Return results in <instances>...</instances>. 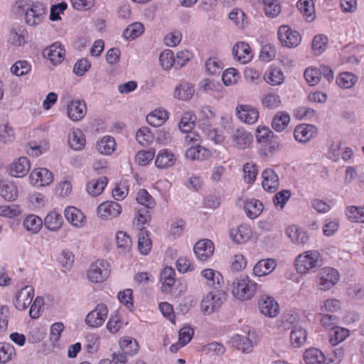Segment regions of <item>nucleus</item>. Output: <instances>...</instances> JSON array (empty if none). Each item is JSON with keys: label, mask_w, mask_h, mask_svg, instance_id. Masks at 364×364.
<instances>
[{"label": "nucleus", "mask_w": 364, "mask_h": 364, "mask_svg": "<svg viewBox=\"0 0 364 364\" xmlns=\"http://www.w3.org/2000/svg\"><path fill=\"white\" fill-rule=\"evenodd\" d=\"M257 287V283L250 277L241 275L232 282V294L238 300L248 301L254 297Z\"/></svg>", "instance_id": "f257e3e1"}, {"label": "nucleus", "mask_w": 364, "mask_h": 364, "mask_svg": "<svg viewBox=\"0 0 364 364\" xmlns=\"http://www.w3.org/2000/svg\"><path fill=\"white\" fill-rule=\"evenodd\" d=\"M320 261L321 255L318 251H305L296 257L295 269L299 274H306L316 269L320 265Z\"/></svg>", "instance_id": "f03ea898"}, {"label": "nucleus", "mask_w": 364, "mask_h": 364, "mask_svg": "<svg viewBox=\"0 0 364 364\" xmlns=\"http://www.w3.org/2000/svg\"><path fill=\"white\" fill-rule=\"evenodd\" d=\"M340 280L339 272L333 267L322 268L316 278V285L321 291H327L332 289Z\"/></svg>", "instance_id": "7ed1b4c3"}, {"label": "nucleus", "mask_w": 364, "mask_h": 364, "mask_svg": "<svg viewBox=\"0 0 364 364\" xmlns=\"http://www.w3.org/2000/svg\"><path fill=\"white\" fill-rule=\"evenodd\" d=\"M110 272L109 263L105 259H97L90 264L87 277L91 282L101 283L109 277Z\"/></svg>", "instance_id": "20e7f679"}, {"label": "nucleus", "mask_w": 364, "mask_h": 364, "mask_svg": "<svg viewBox=\"0 0 364 364\" xmlns=\"http://www.w3.org/2000/svg\"><path fill=\"white\" fill-rule=\"evenodd\" d=\"M225 299V294L223 291H210L203 298L200 310L205 315H210L221 307Z\"/></svg>", "instance_id": "39448f33"}, {"label": "nucleus", "mask_w": 364, "mask_h": 364, "mask_svg": "<svg viewBox=\"0 0 364 364\" xmlns=\"http://www.w3.org/2000/svg\"><path fill=\"white\" fill-rule=\"evenodd\" d=\"M47 14L46 5L41 1L33 2L25 14L26 23L31 26L42 23Z\"/></svg>", "instance_id": "423d86ee"}, {"label": "nucleus", "mask_w": 364, "mask_h": 364, "mask_svg": "<svg viewBox=\"0 0 364 364\" xmlns=\"http://www.w3.org/2000/svg\"><path fill=\"white\" fill-rule=\"evenodd\" d=\"M108 309L103 303L97 304L93 310L90 311L85 318V324L92 328L101 327L108 316Z\"/></svg>", "instance_id": "0eeeda50"}, {"label": "nucleus", "mask_w": 364, "mask_h": 364, "mask_svg": "<svg viewBox=\"0 0 364 364\" xmlns=\"http://www.w3.org/2000/svg\"><path fill=\"white\" fill-rule=\"evenodd\" d=\"M277 35L279 41L284 47L296 48L301 42V34L288 25L281 26L278 29Z\"/></svg>", "instance_id": "6e6552de"}, {"label": "nucleus", "mask_w": 364, "mask_h": 364, "mask_svg": "<svg viewBox=\"0 0 364 364\" xmlns=\"http://www.w3.org/2000/svg\"><path fill=\"white\" fill-rule=\"evenodd\" d=\"M34 288L30 285L21 287L13 299V304L19 311L26 310L31 304L34 297Z\"/></svg>", "instance_id": "1a4fd4ad"}, {"label": "nucleus", "mask_w": 364, "mask_h": 364, "mask_svg": "<svg viewBox=\"0 0 364 364\" xmlns=\"http://www.w3.org/2000/svg\"><path fill=\"white\" fill-rule=\"evenodd\" d=\"M121 213L122 207L115 201L103 202L97 208V216L104 220H112L119 217Z\"/></svg>", "instance_id": "9d476101"}, {"label": "nucleus", "mask_w": 364, "mask_h": 364, "mask_svg": "<svg viewBox=\"0 0 364 364\" xmlns=\"http://www.w3.org/2000/svg\"><path fill=\"white\" fill-rule=\"evenodd\" d=\"M258 308L259 312L269 318H274L279 313V306L274 297L263 294L258 300Z\"/></svg>", "instance_id": "9b49d317"}, {"label": "nucleus", "mask_w": 364, "mask_h": 364, "mask_svg": "<svg viewBox=\"0 0 364 364\" xmlns=\"http://www.w3.org/2000/svg\"><path fill=\"white\" fill-rule=\"evenodd\" d=\"M53 181V173L46 168H34L29 175L30 183L36 187L46 186Z\"/></svg>", "instance_id": "f8f14e48"}, {"label": "nucleus", "mask_w": 364, "mask_h": 364, "mask_svg": "<svg viewBox=\"0 0 364 364\" xmlns=\"http://www.w3.org/2000/svg\"><path fill=\"white\" fill-rule=\"evenodd\" d=\"M231 144L239 149H245L250 146L253 141V136L243 128L234 131L230 137Z\"/></svg>", "instance_id": "ddd939ff"}, {"label": "nucleus", "mask_w": 364, "mask_h": 364, "mask_svg": "<svg viewBox=\"0 0 364 364\" xmlns=\"http://www.w3.org/2000/svg\"><path fill=\"white\" fill-rule=\"evenodd\" d=\"M317 133V128L314 125L301 124L294 128V136L296 141L305 144L315 138Z\"/></svg>", "instance_id": "4468645a"}, {"label": "nucleus", "mask_w": 364, "mask_h": 364, "mask_svg": "<svg viewBox=\"0 0 364 364\" xmlns=\"http://www.w3.org/2000/svg\"><path fill=\"white\" fill-rule=\"evenodd\" d=\"M87 112V106L83 100H71L67 105V115L73 122H78L84 118Z\"/></svg>", "instance_id": "2eb2a0df"}, {"label": "nucleus", "mask_w": 364, "mask_h": 364, "mask_svg": "<svg viewBox=\"0 0 364 364\" xmlns=\"http://www.w3.org/2000/svg\"><path fill=\"white\" fill-rule=\"evenodd\" d=\"M215 246L213 242L208 239L197 242L193 248L196 258L202 262L208 260L214 253Z\"/></svg>", "instance_id": "dca6fc26"}, {"label": "nucleus", "mask_w": 364, "mask_h": 364, "mask_svg": "<svg viewBox=\"0 0 364 364\" xmlns=\"http://www.w3.org/2000/svg\"><path fill=\"white\" fill-rule=\"evenodd\" d=\"M236 114L238 119L246 124H255L259 117L258 110L248 105H238L236 108Z\"/></svg>", "instance_id": "f3484780"}, {"label": "nucleus", "mask_w": 364, "mask_h": 364, "mask_svg": "<svg viewBox=\"0 0 364 364\" xmlns=\"http://www.w3.org/2000/svg\"><path fill=\"white\" fill-rule=\"evenodd\" d=\"M64 215L66 220L76 228H81L86 224L85 215L76 207H67L64 210Z\"/></svg>", "instance_id": "a211bd4d"}, {"label": "nucleus", "mask_w": 364, "mask_h": 364, "mask_svg": "<svg viewBox=\"0 0 364 364\" xmlns=\"http://www.w3.org/2000/svg\"><path fill=\"white\" fill-rule=\"evenodd\" d=\"M176 161L175 154L168 149L159 151L155 158V166L159 169H167L173 166Z\"/></svg>", "instance_id": "6ab92c4d"}, {"label": "nucleus", "mask_w": 364, "mask_h": 364, "mask_svg": "<svg viewBox=\"0 0 364 364\" xmlns=\"http://www.w3.org/2000/svg\"><path fill=\"white\" fill-rule=\"evenodd\" d=\"M263 188L270 193L275 192L279 186L277 173L272 168H268L262 173Z\"/></svg>", "instance_id": "aec40b11"}, {"label": "nucleus", "mask_w": 364, "mask_h": 364, "mask_svg": "<svg viewBox=\"0 0 364 364\" xmlns=\"http://www.w3.org/2000/svg\"><path fill=\"white\" fill-rule=\"evenodd\" d=\"M285 233L291 242L295 245H304L309 241L307 232L296 225L288 226Z\"/></svg>", "instance_id": "412c9836"}, {"label": "nucleus", "mask_w": 364, "mask_h": 364, "mask_svg": "<svg viewBox=\"0 0 364 364\" xmlns=\"http://www.w3.org/2000/svg\"><path fill=\"white\" fill-rule=\"evenodd\" d=\"M232 54L235 59L242 64H246L253 58L250 46L245 42H238L232 48Z\"/></svg>", "instance_id": "4be33fe9"}, {"label": "nucleus", "mask_w": 364, "mask_h": 364, "mask_svg": "<svg viewBox=\"0 0 364 364\" xmlns=\"http://www.w3.org/2000/svg\"><path fill=\"white\" fill-rule=\"evenodd\" d=\"M277 267L274 259H263L258 261L254 266L252 274L256 277H264L272 273Z\"/></svg>", "instance_id": "5701e85b"}, {"label": "nucleus", "mask_w": 364, "mask_h": 364, "mask_svg": "<svg viewBox=\"0 0 364 364\" xmlns=\"http://www.w3.org/2000/svg\"><path fill=\"white\" fill-rule=\"evenodd\" d=\"M251 227L247 224H242L235 228L231 229L230 236L237 244L247 242L252 237Z\"/></svg>", "instance_id": "b1692460"}, {"label": "nucleus", "mask_w": 364, "mask_h": 364, "mask_svg": "<svg viewBox=\"0 0 364 364\" xmlns=\"http://www.w3.org/2000/svg\"><path fill=\"white\" fill-rule=\"evenodd\" d=\"M65 51L58 43L52 44L43 50V55L54 65L60 64L65 58Z\"/></svg>", "instance_id": "393cba45"}, {"label": "nucleus", "mask_w": 364, "mask_h": 364, "mask_svg": "<svg viewBox=\"0 0 364 364\" xmlns=\"http://www.w3.org/2000/svg\"><path fill=\"white\" fill-rule=\"evenodd\" d=\"M31 164L27 157L21 156L11 165L10 174L14 177H23L28 172Z\"/></svg>", "instance_id": "a878e982"}, {"label": "nucleus", "mask_w": 364, "mask_h": 364, "mask_svg": "<svg viewBox=\"0 0 364 364\" xmlns=\"http://www.w3.org/2000/svg\"><path fill=\"white\" fill-rule=\"evenodd\" d=\"M69 146L75 151H81L85 146L86 139L82 131L80 129H73L68 136Z\"/></svg>", "instance_id": "bb28decb"}, {"label": "nucleus", "mask_w": 364, "mask_h": 364, "mask_svg": "<svg viewBox=\"0 0 364 364\" xmlns=\"http://www.w3.org/2000/svg\"><path fill=\"white\" fill-rule=\"evenodd\" d=\"M44 226L51 232H58L63 224V219L60 213L53 210L46 216L43 222Z\"/></svg>", "instance_id": "cd10ccee"}, {"label": "nucleus", "mask_w": 364, "mask_h": 364, "mask_svg": "<svg viewBox=\"0 0 364 364\" xmlns=\"http://www.w3.org/2000/svg\"><path fill=\"white\" fill-rule=\"evenodd\" d=\"M200 276L205 280L206 284L213 287H220L223 283V277L218 272L211 268L204 269L200 272Z\"/></svg>", "instance_id": "c85d7f7f"}, {"label": "nucleus", "mask_w": 364, "mask_h": 364, "mask_svg": "<svg viewBox=\"0 0 364 364\" xmlns=\"http://www.w3.org/2000/svg\"><path fill=\"white\" fill-rule=\"evenodd\" d=\"M257 1L267 17L276 18L282 11L280 0H257Z\"/></svg>", "instance_id": "c756f323"}, {"label": "nucleus", "mask_w": 364, "mask_h": 364, "mask_svg": "<svg viewBox=\"0 0 364 364\" xmlns=\"http://www.w3.org/2000/svg\"><path fill=\"white\" fill-rule=\"evenodd\" d=\"M117 250L121 254L129 253L132 248L131 237L124 231H118L115 236Z\"/></svg>", "instance_id": "7c9ffc66"}, {"label": "nucleus", "mask_w": 364, "mask_h": 364, "mask_svg": "<svg viewBox=\"0 0 364 364\" xmlns=\"http://www.w3.org/2000/svg\"><path fill=\"white\" fill-rule=\"evenodd\" d=\"M229 342L232 347L243 353H249L253 348L252 342L248 337L238 334L232 336Z\"/></svg>", "instance_id": "2f4dec72"}, {"label": "nucleus", "mask_w": 364, "mask_h": 364, "mask_svg": "<svg viewBox=\"0 0 364 364\" xmlns=\"http://www.w3.org/2000/svg\"><path fill=\"white\" fill-rule=\"evenodd\" d=\"M244 210L249 218L255 219L262 213L263 204L255 198L247 199L245 203Z\"/></svg>", "instance_id": "473e14b6"}, {"label": "nucleus", "mask_w": 364, "mask_h": 364, "mask_svg": "<svg viewBox=\"0 0 364 364\" xmlns=\"http://www.w3.org/2000/svg\"><path fill=\"white\" fill-rule=\"evenodd\" d=\"M210 156V151L200 145L193 146L186 151V157L191 160L203 161L209 159Z\"/></svg>", "instance_id": "72a5a7b5"}, {"label": "nucleus", "mask_w": 364, "mask_h": 364, "mask_svg": "<svg viewBox=\"0 0 364 364\" xmlns=\"http://www.w3.org/2000/svg\"><path fill=\"white\" fill-rule=\"evenodd\" d=\"M116 148L114 139L110 136H105L97 141L96 149L102 155H110Z\"/></svg>", "instance_id": "f704fd0d"}, {"label": "nucleus", "mask_w": 364, "mask_h": 364, "mask_svg": "<svg viewBox=\"0 0 364 364\" xmlns=\"http://www.w3.org/2000/svg\"><path fill=\"white\" fill-rule=\"evenodd\" d=\"M307 339V331L305 328L300 326H295L290 333V342L294 348H300L303 346Z\"/></svg>", "instance_id": "c9c22d12"}, {"label": "nucleus", "mask_w": 364, "mask_h": 364, "mask_svg": "<svg viewBox=\"0 0 364 364\" xmlns=\"http://www.w3.org/2000/svg\"><path fill=\"white\" fill-rule=\"evenodd\" d=\"M297 7L307 21L314 20L316 14L313 0H299L297 2Z\"/></svg>", "instance_id": "e433bc0d"}, {"label": "nucleus", "mask_w": 364, "mask_h": 364, "mask_svg": "<svg viewBox=\"0 0 364 364\" xmlns=\"http://www.w3.org/2000/svg\"><path fill=\"white\" fill-rule=\"evenodd\" d=\"M175 271L171 267H165L161 272L160 278L162 282L161 289L164 292L171 291L175 284Z\"/></svg>", "instance_id": "4c0bfd02"}, {"label": "nucleus", "mask_w": 364, "mask_h": 364, "mask_svg": "<svg viewBox=\"0 0 364 364\" xmlns=\"http://www.w3.org/2000/svg\"><path fill=\"white\" fill-rule=\"evenodd\" d=\"M306 364H323L326 361L324 354L318 348L307 349L304 353Z\"/></svg>", "instance_id": "58836bf2"}, {"label": "nucleus", "mask_w": 364, "mask_h": 364, "mask_svg": "<svg viewBox=\"0 0 364 364\" xmlns=\"http://www.w3.org/2000/svg\"><path fill=\"white\" fill-rule=\"evenodd\" d=\"M264 80L269 85H281L284 80L283 72L278 68L270 67L264 75Z\"/></svg>", "instance_id": "ea45409f"}, {"label": "nucleus", "mask_w": 364, "mask_h": 364, "mask_svg": "<svg viewBox=\"0 0 364 364\" xmlns=\"http://www.w3.org/2000/svg\"><path fill=\"white\" fill-rule=\"evenodd\" d=\"M290 122V116L286 112H278L273 117L272 127L278 132L284 131Z\"/></svg>", "instance_id": "a19ab883"}, {"label": "nucleus", "mask_w": 364, "mask_h": 364, "mask_svg": "<svg viewBox=\"0 0 364 364\" xmlns=\"http://www.w3.org/2000/svg\"><path fill=\"white\" fill-rule=\"evenodd\" d=\"M168 118L166 110L157 109L149 113L146 117L147 122L152 127H159Z\"/></svg>", "instance_id": "79ce46f5"}, {"label": "nucleus", "mask_w": 364, "mask_h": 364, "mask_svg": "<svg viewBox=\"0 0 364 364\" xmlns=\"http://www.w3.org/2000/svg\"><path fill=\"white\" fill-rule=\"evenodd\" d=\"M108 180L106 177H100L90 181L87 184V193L93 196H99L102 193L107 184Z\"/></svg>", "instance_id": "37998d69"}, {"label": "nucleus", "mask_w": 364, "mask_h": 364, "mask_svg": "<svg viewBox=\"0 0 364 364\" xmlns=\"http://www.w3.org/2000/svg\"><path fill=\"white\" fill-rule=\"evenodd\" d=\"M42 219L36 215H29L23 220V228L31 234L38 233L43 225Z\"/></svg>", "instance_id": "c03bdc74"}, {"label": "nucleus", "mask_w": 364, "mask_h": 364, "mask_svg": "<svg viewBox=\"0 0 364 364\" xmlns=\"http://www.w3.org/2000/svg\"><path fill=\"white\" fill-rule=\"evenodd\" d=\"M347 218L353 223H364V205L360 206L350 205L346 208Z\"/></svg>", "instance_id": "a18cd8bd"}, {"label": "nucleus", "mask_w": 364, "mask_h": 364, "mask_svg": "<svg viewBox=\"0 0 364 364\" xmlns=\"http://www.w3.org/2000/svg\"><path fill=\"white\" fill-rule=\"evenodd\" d=\"M348 336V329L340 326L332 327L329 341L333 346H336L345 341Z\"/></svg>", "instance_id": "49530a36"}, {"label": "nucleus", "mask_w": 364, "mask_h": 364, "mask_svg": "<svg viewBox=\"0 0 364 364\" xmlns=\"http://www.w3.org/2000/svg\"><path fill=\"white\" fill-rule=\"evenodd\" d=\"M358 81V77L352 73L343 72L337 77L336 82L343 89L353 87Z\"/></svg>", "instance_id": "de8ad7c7"}, {"label": "nucleus", "mask_w": 364, "mask_h": 364, "mask_svg": "<svg viewBox=\"0 0 364 364\" xmlns=\"http://www.w3.org/2000/svg\"><path fill=\"white\" fill-rule=\"evenodd\" d=\"M16 356V350L9 343H0V364H7Z\"/></svg>", "instance_id": "09e8293b"}, {"label": "nucleus", "mask_w": 364, "mask_h": 364, "mask_svg": "<svg viewBox=\"0 0 364 364\" xmlns=\"http://www.w3.org/2000/svg\"><path fill=\"white\" fill-rule=\"evenodd\" d=\"M194 94L193 86L188 82H182L176 87L174 91V97L178 100H188Z\"/></svg>", "instance_id": "8fccbe9b"}, {"label": "nucleus", "mask_w": 364, "mask_h": 364, "mask_svg": "<svg viewBox=\"0 0 364 364\" xmlns=\"http://www.w3.org/2000/svg\"><path fill=\"white\" fill-rule=\"evenodd\" d=\"M196 121V114L192 112H186L183 114L181 119L178 128L183 133L188 132L193 129Z\"/></svg>", "instance_id": "3c124183"}, {"label": "nucleus", "mask_w": 364, "mask_h": 364, "mask_svg": "<svg viewBox=\"0 0 364 364\" xmlns=\"http://www.w3.org/2000/svg\"><path fill=\"white\" fill-rule=\"evenodd\" d=\"M120 348L124 354L133 355L139 350V346L135 339L130 337L122 338L119 341Z\"/></svg>", "instance_id": "603ef678"}, {"label": "nucleus", "mask_w": 364, "mask_h": 364, "mask_svg": "<svg viewBox=\"0 0 364 364\" xmlns=\"http://www.w3.org/2000/svg\"><path fill=\"white\" fill-rule=\"evenodd\" d=\"M26 35L27 32L23 28H13L10 32L9 42L16 46H21L26 42Z\"/></svg>", "instance_id": "864d4df0"}, {"label": "nucleus", "mask_w": 364, "mask_h": 364, "mask_svg": "<svg viewBox=\"0 0 364 364\" xmlns=\"http://www.w3.org/2000/svg\"><path fill=\"white\" fill-rule=\"evenodd\" d=\"M341 309V302L335 298H329L319 304V310L322 312L335 313Z\"/></svg>", "instance_id": "5fc2aeb1"}, {"label": "nucleus", "mask_w": 364, "mask_h": 364, "mask_svg": "<svg viewBox=\"0 0 364 364\" xmlns=\"http://www.w3.org/2000/svg\"><path fill=\"white\" fill-rule=\"evenodd\" d=\"M144 31V25L139 22H135L129 25L123 32V36L129 40H134L140 36Z\"/></svg>", "instance_id": "6e6d98bb"}, {"label": "nucleus", "mask_w": 364, "mask_h": 364, "mask_svg": "<svg viewBox=\"0 0 364 364\" xmlns=\"http://www.w3.org/2000/svg\"><path fill=\"white\" fill-rule=\"evenodd\" d=\"M152 243L146 231L141 230L139 234L138 249L141 254L146 255L151 249Z\"/></svg>", "instance_id": "4d7b16f0"}, {"label": "nucleus", "mask_w": 364, "mask_h": 364, "mask_svg": "<svg viewBox=\"0 0 364 364\" xmlns=\"http://www.w3.org/2000/svg\"><path fill=\"white\" fill-rule=\"evenodd\" d=\"M243 178L246 183H253L257 176V169L254 163H246L242 168Z\"/></svg>", "instance_id": "13d9d810"}, {"label": "nucleus", "mask_w": 364, "mask_h": 364, "mask_svg": "<svg viewBox=\"0 0 364 364\" xmlns=\"http://www.w3.org/2000/svg\"><path fill=\"white\" fill-rule=\"evenodd\" d=\"M240 79L239 72L233 68L226 69L222 76L223 83L226 86H232L237 84Z\"/></svg>", "instance_id": "bf43d9fd"}, {"label": "nucleus", "mask_w": 364, "mask_h": 364, "mask_svg": "<svg viewBox=\"0 0 364 364\" xmlns=\"http://www.w3.org/2000/svg\"><path fill=\"white\" fill-rule=\"evenodd\" d=\"M136 200L139 204L144 206V208L146 209L153 208L156 205L154 199L145 189H141L138 191Z\"/></svg>", "instance_id": "052dcab7"}, {"label": "nucleus", "mask_w": 364, "mask_h": 364, "mask_svg": "<svg viewBox=\"0 0 364 364\" xmlns=\"http://www.w3.org/2000/svg\"><path fill=\"white\" fill-rule=\"evenodd\" d=\"M0 194L5 200L14 201L18 196V188L14 183L4 184L1 188Z\"/></svg>", "instance_id": "680f3d73"}, {"label": "nucleus", "mask_w": 364, "mask_h": 364, "mask_svg": "<svg viewBox=\"0 0 364 364\" xmlns=\"http://www.w3.org/2000/svg\"><path fill=\"white\" fill-rule=\"evenodd\" d=\"M328 38L323 35H317L314 36L312 41V50L316 55H321L327 47Z\"/></svg>", "instance_id": "e2e57ef3"}, {"label": "nucleus", "mask_w": 364, "mask_h": 364, "mask_svg": "<svg viewBox=\"0 0 364 364\" xmlns=\"http://www.w3.org/2000/svg\"><path fill=\"white\" fill-rule=\"evenodd\" d=\"M229 19L240 28H243L247 23L244 11L237 8H235L230 11L229 14Z\"/></svg>", "instance_id": "0e129e2a"}, {"label": "nucleus", "mask_w": 364, "mask_h": 364, "mask_svg": "<svg viewBox=\"0 0 364 364\" xmlns=\"http://www.w3.org/2000/svg\"><path fill=\"white\" fill-rule=\"evenodd\" d=\"M136 139L141 146H147L152 142L153 135L148 127H144L136 132Z\"/></svg>", "instance_id": "69168bd1"}, {"label": "nucleus", "mask_w": 364, "mask_h": 364, "mask_svg": "<svg viewBox=\"0 0 364 364\" xmlns=\"http://www.w3.org/2000/svg\"><path fill=\"white\" fill-rule=\"evenodd\" d=\"M280 96L274 92H269L263 96L262 99V105L268 109H276L281 105Z\"/></svg>", "instance_id": "338daca9"}, {"label": "nucleus", "mask_w": 364, "mask_h": 364, "mask_svg": "<svg viewBox=\"0 0 364 364\" xmlns=\"http://www.w3.org/2000/svg\"><path fill=\"white\" fill-rule=\"evenodd\" d=\"M31 70V65L26 60H18L11 68V72L16 76H23Z\"/></svg>", "instance_id": "774afa93"}]
</instances>
